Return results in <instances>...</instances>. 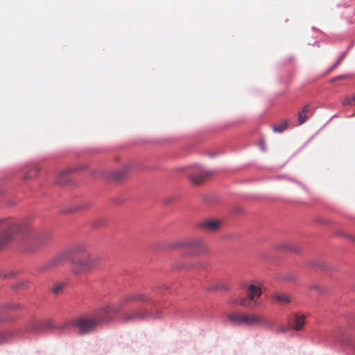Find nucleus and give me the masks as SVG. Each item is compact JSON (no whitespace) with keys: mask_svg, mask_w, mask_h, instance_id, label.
<instances>
[{"mask_svg":"<svg viewBox=\"0 0 355 355\" xmlns=\"http://www.w3.org/2000/svg\"><path fill=\"white\" fill-rule=\"evenodd\" d=\"M23 234L27 244L36 248L45 243L49 236L42 234L26 225L24 221H17L11 218H0V250L5 249L12 242L14 236Z\"/></svg>","mask_w":355,"mask_h":355,"instance_id":"1","label":"nucleus"},{"mask_svg":"<svg viewBox=\"0 0 355 355\" xmlns=\"http://www.w3.org/2000/svg\"><path fill=\"white\" fill-rule=\"evenodd\" d=\"M228 320L238 325L254 326L266 324V318L259 314L246 313L243 312H232L227 315Z\"/></svg>","mask_w":355,"mask_h":355,"instance_id":"2","label":"nucleus"},{"mask_svg":"<svg viewBox=\"0 0 355 355\" xmlns=\"http://www.w3.org/2000/svg\"><path fill=\"white\" fill-rule=\"evenodd\" d=\"M102 262L101 256L89 254L73 262V271L76 275L88 272L100 266Z\"/></svg>","mask_w":355,"mask_h":355,"instance_id":"3","label":"nucleus"},{"mask_svg":"<svg viewBox=\"0 0 355 355\" xmlns=\"http://www.w3.org/2000/svg\"><path fill=\"white\" fill-rule=\"evenodd\" d=\"M71 324L78 330L80 334H89L98 328L97 322L92 315L80 317L76 319L73 323L65 322L61 326L57 327V328L64 329Z\"/></svg>","mask_w":355,"mask_h":355,"instance_id":"4","label":"nucleus"},{"mask_svg":"<svg viewBox=\"0 0 355 355\" xmlns=\"http://www.w3.org/2000/svg\"><path fill=\"white\" fill-rule=\"evenodd\" d=\"M85 252V248L82 246H77L69 251H64L58 254L50 261H49L43 268V270L49 269L53 267H56L63 264L66 261L71 259L72 254H82Z\"/></svg>","mask_w":355,"mask_h":355,"instance_id":"5","label":"nucleus"},{"mask_svg":"<svg viewBox=\"0 0 355 355\" xmlns=\"http://www.w3.org/2000/svg\"><path fill=\"white\" fill-rule=\"evenodd\" d=\"M120 311V307L116 306L105 305L96 310L92 315L97 322L98 327L103 323L110 322L113 315Z\"/></svg>","mask_w":355,"mask_h":355,"instance_id":"6","label":"nucleus"},{"mask_svg":"<svg viewBox=\"0 0 355 355\" xmlns=\"http://www.w3.org/2000/svg\"><path fill=\"white\" fill-rule=\"evenodd\" d=\"M148 315V311L144 309L132 310L126 312L123 315V321L124 322H137L144 320Z\"/></svg>","mask_w":355,"mask_h":355,"instance_id":"7","label":"nucleus"},{"mask_svg":"<svg viewBox=\"0 0 355 355\" xmlns=\"http://www.w3.org/2000/svg\"><path fill=\"white\" fill-rule=\"evenodd\" d=\"M149 297L142 293H132L125 295L120 302L118 306H121L135 302H146L149 300Z\"/></svg>","mask_w":355,"mask_h":355,"instance_id":"8","label":"nucleus"},{"mask_svg":"<svg viewBox=\"0 0 355 355\" xmlns=\"http://www.w3.org/2000/svg\"><path fill=\"white\" fill-rule=\"evenodd\" d=\"M214 173L212 171H205L203 169H200L195 174H193L190 177V180L194 184H200L203 181L207 180L209 178L212 176Z\"/></svg>","mask_w":355,"mask_h":355,"instance_id":"9","label":"nucleus"},{"mask_svg":"<svg viewBox=\"0 0 355 355\" xmlns=\"http://www.w3.org/2000/svg\"><path fill=\"white\" fill-rule=\"evenodd\" d=\"M77 170H78V168H71L67 170L61 171L60 173H58V175L56 178V180H55L56 184H60V185H65L66 184H67L69 182V181L70 180L69 175L71 173L76 171Z\"/></svg>","mask_w":355,"mask_h":355,"instance_id":"10","label":"nucleus"},{"mask_svg":"<svg viewBox=\"0 0 355 355\" xmlns=\"http://www.w3.org/2000/svg\"><path fill=\"white\" fill-rule=\"evenodd\" d=\"M220 226V223L217 220H208L198 224V227L211 232L216 231L218 230Z\"/></svg>","mask_w":355,"mask_h":355,"instance_id":"11","label":"nucleus"},{"mask_svg":"<svg viewBox=\"0 0 355 355\" xmlns=\"http://www.w3.org/2000/svg\"><path fill=\"white\" fill-rule=\"evenodd\" d=\"M261 295V288L255 285L251 284L248 288V297L250 301L254 300Z\"/></svg>","mask_w":355,"mask_h":355,"instance_id":"12","label":"nucleus"},{"mask_svg":"<svg viewBox=\"0 0 355 355\" xmlns=\"http://www.w3.org/2000/svg\"><path fill=\"white\" fill-rule=\"evenodd\" d=\"M305 317L304 315H294L293 324L292 328L296 331H300L304 325Z\"/></svg>","mask_w":355,"mask_h":355,"instance_id":"13","label":"nucleus"},{"mask_svg":"<svg viewBox=\"0 0 355 355\" xmlns=\"http://www.w3.org/2000/svg\"><path fill=\"white\" fill-rule=\"evenodd\" d=\"M202 243H203V241L202 239H191L187 241H185L184 243H180L178 245V246H188V247H193V248H200L202 246Z\"/></svg>","mask_w":355,"mask_h":355,"instance_id":"14","label":"nucleus"},{"mask_svg":"<svg viewBox=\"0 0 355 355\" xmlns=\"http://www.w3.org/2000/svg\"><path fill=\"white\" fill-rule=\"evenodd\" d=\"M250 300L249 298H246L245 297H241L235 299H230L229 303L231 304H239L242 306H250Z\"/></svg>","mask_w":355,"mask_h":355,"instance_id":"15","label":"nucleus"},{"mask_svg":"<svg viewBox=\"0 0 355 355\" xmlns=\"http://www.w3.org/2000/svg\"><path fill=\"white\" fill-rule=\"evenodd\" d=\"M273 297L280 303L287 304L291 301V297L284 293L277 292L273 294Z\"/></svg>","mask_w":355,"mask_h":355,"instance_id":"16","label":"nucleus"},{"mask_svg":"<svg viewBox=\"0 0 355 355\" xmlns=\"http://www.w3.org/2000/svg\"><path fill=\"white\" fill-rule=\"evenodd\" d=\"M13 337V332L10 330L0 331V345L9 342Z\"/></svg>","mask_w":355,"mask_h":355,"instance_id":"17","label":"nucleus"},{"mask_svg":"<svg viewBox=\"0 0 355 355\" xmlns=\"http://www.w3.org/2000/svg\"><path fill=\"white\" fill-rule=\"evenodd\" d=\"M128 171V167L124 166L120 169L116 170L113 173V178L116 180H119L123 178Z\"/></svg>","mask_w":355,"mask_h":355,"instance_id":"18","label":"nucleus"},{"mask_svg":"<svg viewBox=\"0 0 355 355\" xmlns=\"http://www.w3.org/2000/svg\"><path fill=\"white\" fill-rule=\"evenodd\" d=\"M310 112V107L309 105H306L302 111L298 113V121L299 124H303L308 119L307 116H302V114H307Z\"/></svg>","mask_w":355,"mask_h":355,"instance_id":"19","label":"nucleus"},{"mask_svg":"<svg viewBox=\"0 0 355 355\" xmlns=\"http://www.w3.org/2000/svg\"><path fill=\"white\" fill-rule=\"evenodd\" d=\"M37 328L39 330H42V331H45V330L55 327L54 326L53 322L51 320H46L44 322H39L38 324H37Z\"/></svg>","mask_w":355,"mask_h":355,"instance_id":"20","label":"nucleus"},{"mask_svg":"<svg viewBox=\"0 0 355 355\" xmlns=\"http://www.w3.org/2000/svg\"><path fill=\"white\" fill-rule=\"evenodd\" d=\"M342 105L343 106H347V105L354 106L355 105V94L352 95V96H346L342 101Z\"/></svg>","mask_w":355,"mask_h":355,"instance_id":"21","label":"nucleus"},{"mask_svg":"<svg viewBox=\"0 0 355 355\" xmlns=\"http://www.w3.org/2000/svg\"><path fill=\"white\" fill-rule=\"evenodd\" d=\"M288 127V121H284L279 124L275 125L273 127L274 132H282L284 130H285Z\"/></svg>","mask_w":355,"mask_h":355,"instance_id":"22","label":"nucleus"},{"mask_svg":"<svg viewBox=\"0 0 355 355\" xmlns=\"http://www.w3.org/2000/svg\"><path fill=\"white\" fill-rule=\"evenodd\" d=\"M64 286V283H58L56 284L52 288V292L55 294V295H58L59 294L61 291L63 289Z\"/></svg>","mask_w":355,"mask_h":355,"instance_id":"23","label":"nucleus"},{"mask_svg":"<svg viewBox=\"0 0 355 355\" xmlns=\"http://www.w3.org/2000/svg\"><path fill=\"white\" fill-rule=\"evenodd\" d=\"M288 331V328L285 327H279L277 328V331L278 333H285Z\"/></svg>","mask_w":355,"mask_h":355,"instance_id":"24","label":"nucleus"},{"mask_svg":"<svg viewBox=\"0 0 355 355\" xmlns=\"http://www.w3.org/2000/svg\"><path fill=\"white\" fill-rule=\"evenodd\" d=\"M20 305L19 304H14L10 307H9L10 309L17 311L20 309Z\"/></svg>","mask_w":355,"mask_h":355,"instance_id":"25","label":"nucleus"},{"mask_svg":"<svg viewBox=\"0 0 355 355\" xmlns=\"http://www.w3.org/2000/svg\"><path fill=\"white\" fill-rule=\"evenodd\" d=\"M87 207L86 205H80L78 207L76 208V210H81Z\"/></svg>","mask_w":355,"mask_h":355,"instance_id":"26","label":"nucleus"},{"mask_svg":"<svg viewBox=\"0 0 355 355\" xmlns=\"http://www.w3.org/2000/svg\"><path fill=\"white\" fill-rule=\"evenodd\" d=\"M280 248H285V249L288 248V247L287 245H282V246H280Z\"/></svg>","mask_w":355,"mask_h":355,"instance_id":"27","label":"nucleus"},{"mask_svg":"<svg viewBox=\"0 0 355 355\" xmlns=\"http://www.w3.org/2000/svg\"><path fill=\"white\" fill-rule=\"evenodd\" d=\"M340 60H341V58H340L338 62H336V66H337L338 64H339V63L340 62Z\"/></svg>","mask_w":355,"mask_h":355,"instance_id":"28","label":"nucleus"},{"mask_svg":"<svg viewBox=\"0 0 355 355\" xmlns=\"http://www.w3.org/2000/svg\"><path fill=\"white\" fill-rule=\"evenodd\" d=\"M339 340H340L341 342H343V343H344V342H345V340H343L342 338H339Z\"/></svg>","mask_w":355,"mask_h":355,"instance_id":"29","label":"nucleus"},{"mask_svg":"<svg viewBox=\"0 0 355 355\" xmlns=\"http://www.w3.org/2000/svg\"><path fill=\"white\" fill-rule=\"evenodd\" d=\"M302 116H306V114H302Z\"/></svg>","mask_w":355,"mask_h":355,"instance_id":"30","label":"nucleus"}]
</instances>
